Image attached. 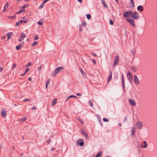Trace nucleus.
<instances>
[{"label":"nucleus","mask_w":157,"mask_h":157,"mask_svg":"<svg viewBox=\"0 0 157 157\" xmlns=\"http://www.w3.org/2000/svg\"><path fill=\"white\" fill-rule=\"evenodd\" d=\"M131 14L132 17L135 19L138 20L140 18L139 14L136 11H134L133 12L132 11Z\"/></svg>","instance_id":"nucleus-1"},{"label":"nucleus","mask_w":157,"mask_h":157,"mask_svg":"<svg viewBox=\"0 0 157 157\" xmlns=\"http://www.w3.org/2000/svg\"><path fill=\"white\" fill-rule=\"evenodd\" d=\"M63 69V67H59L56 69L52 73L53 76H54L55 75L57 74L60 71Z\"/></svg>","instance_id":"nucleus-2"},{"label":"nucleus","mask_w":157,"mask_h":157,"mask_svg":"<svg viewBox=\"0 0 157 157\" xmlns=\"http://www.w3.org/2000/svg\"><path fill=\"white\" fill-rule=\"evenodd\" d=\"M127 76L130 82L132 83V81L133 76L132 74L130 71H129L128 72Z\"/></svg>","instance_id":"nucleus-3"},{"label":"nucleus","mask_w":157,"mask_h":157,"mask_svg":"<svg viewBox=\"0 0 157 157\" xmlns=\"http://www.w3.org/2000/svg\"><path fill=\"white\" fill-rule=\"evenodd\" d=\"M132 13V10H131L125 11L124 13L123 17H129L130 16H131Z\"/></svg>","instance_id":"nucleus-4"},{"label":"nucleus","mask_w":157,"mask_h":157,"mask_svg":"<svg viewBox=\"0 0 157 157\" xmlns=\"http://www.w3.org/2000/svg\"><path fill=\"white\" fill-rule=\"evenodd\" d=\"M136 125L137 128L141 129L143 126V123L141 121H138L136 123Z\"/></svg>","instance_id":"nucleus-5"},{"label":"nucleus","mask_w":157,"mask_h":157,"mask_svg":"<svg viewBox=\"0 0 157 157\" xmlns=\"http://www.w3.org/2000/svg\"><path fill=\"white\" fill-rule=\"evenodd\" d=\"M134 82L136 84L139 85L140 84L139 79L136 75H134Z\"/></svg>","instance_id":"nucleus-6"},{"label":"nucleus","mask_w":157,"mask_h":157,"mask_svg":"<svg viewBox=\"0 0 157 157\" xmlns=\"http://www.w3.org/2000/svg\"><path fill=\"white\" fill-rule=\"evenodd\" d=\"M119 56H117L115 57V59L114 60L113 66H115L118 63L119 61Z\"/></svg>","instance_id":"nucleus-7"},{"label":"nucleus","mask_w":157,"mask_h":157,"mask_svg":"<svg viewBox=\"0 0 157 157\" xmlns=\"http://www.w3.org/2000/svg\"><path fill=\"white\" fill-rule=\"evenodd\" d=\"M1 115L2 117L5 118L7 115L6 111L3 109L1 110Z\"/></svg>","instance_id":"nucleus-8"},{"label":"nucleus","mask_w":157,"mask_h":157,"mask_svg":"<svg viewBox=\"0 0 157 157\" xmlns=\"http://www.w3.org/2000/svg\"><path fill=\"white\" fill-rule=\"evenodd\" d=\"M126 21L129 23H130L133 27L135 26V24L134 23V20H133L127 19Z\"/></svg>","instance_id":"nucleus-9"},{"label":"nucleus","mask_w":157,"mask_h":157,"mask_svg":"<svg viewBox=\"0 0 157 157\" xmlns=\"http://www.w3.org/2000/svg\"><path fill=\"white\" fill-rule=\"evenodd\" d=\"M25 34L23 33H21V36L19 38V41H21L24 39L25 37Z\"/></svg>","instance_id":"nucleus-10"},{"label":"nucleus","mask_w":157,"mask_h":157,"mask_svg":"<svg viewBox=\"0 0 157 157\" xmlns=\"http://www.w3.org/2000/svg\"><path fill=\"white\" fill-rule=\"evenodd\" d=\"M24 44V42H22L21 44H19L18 46H17L16 47V49L17 50H18L21 48L22 47Z\"/></svg>","instance_id":"nucleus-11"},{"label":"nucleus","mask_w":157,"mask_h":157,"mask_svg":"<svg viewBox=\"0 0 157 157\" xmlns=\"http://www.w3.org/2000/svg\"><path fill=\"white\" fill-rule=\"evenodd\" d=\"M129 101L130 103V104L132 105V106H136V103L135 101L132 99H129Z\"/></svg>","instance_id":"nucleus-12"},{"label":"nucleus","mask_w":157,"mask_h":157,"mask_svg":"<svg viewBox=\"0 0 157 157\" xmlns=\"http://www.w3.org/2000/svg\"><path fill=\"white\" fill-rule=\"evenodd\" d=\"M121 81H122V86H123V89L124 90V89H125L124 81V75H123V74H122V75Z\"/></svg>","instance_id":"nucleus-13"},{"label":"nucleus","mask_w":157,"mask_h":157,"mask_svg":"<svg viewBox=\"0 0 157 157\" xmlns=\"http://www.w3.org/2000/svg\"><path fill=\"white\" fill-rule=\"evenodd\" d=\"M13 34L12 32H9L6 34V36L7 37V40H9L11 37V36Z\"/></svg>","instance_id":"nucleus-14"},{"label":"nucleus","mask_w":157,"mask_h":157,"mask_svg":"<svg viewBox=\"0 0 157 157\" xmlns=\"http://www.w3.org/2000/svg\"><path fill=\"white\" fill-rule=\"evenodd\" d=\"M81 133L86 138L88 137V135L87 133L84 130H82L81 131Z\"/></svg>","instance_id":"nucleus-15"},{"label":"nucleus","mask_w":157,"mask_h":157,"mask_svg":"<svg viewBox=\"0 0 157 157\" xmlns=\"http://www.w3.org/2000/svg\"><path fill=\"white\" fill-rule=\"evenodd\" d=\"M137 9L138 10H140L142 12L144 11V7L142 6H138Z\"/></svg>","instance_id":"nucleus-16"},{"label":"nucleus","mask_w":157,"mask_h":157,"mask_svg":"<svg viewBox=\"0 0 157 157\" xmlns=\"http://www.w3.org/2000/svg\"><path fill=\"white\" fill-rule=\"evenodd\" d=\"M131 136L133 137L134 135V133L136 132V130L135 129V128L134 127H133L131 130Z\"/></svg>","instance_id":"nucleus-17"},{"label":"nucleus","mask_w":157,"mask_h":157,"mask_svg":"<svg viewBox=\"0 0 157 157\" xmlns=\"http://www.w3.org/2000/svg\"><path fill=\"white\" fill-rule=\"evenodd\" d=\"M80 71L83 76L86 77V74L83 71V70L81 68H80Z\"/></svg>","instance_id":"nucleus-18"},{"label":"nucleus","mask_w":157,"mask_h":157,"mask_svg":"<svg viewBox=\"0 0 157 157\" xmlns=\"http://www.w3.org/2000/svg\"><path fill=\"white\" fill-rule=\"evenodd\" d=\"M9 4L8 3V2H7L6 3L5 5L4 6V8L3 10V11H5L8 8L9 6Z\"/></svg>","instance_id":"nucleus-19"},{"label":"nucleus","mask_w":157,"mask_h":157,"mask_svg":"<svg viewBox=\"0 0 157 157\" xmlns=\"http://www.w3.org/2000/svg\"><path fill=\"white\" fill-rule=\"evenodd\" d=\"M143 143L144 144V145H141V146L142 148H146L147 147V144L146 141H143Z\"/></svg>","instance_id":"nucleus-20"},{"label":"nucleus","mask_w":157,"mask_h":157,"mask_svg":"<svg viewBox=\"0 0 157 157\" xmlns=\"http://www.w3.org/2000/svg\"><path fill=\"white\" fill-rule=\"evenodd\" d=\"M57 102V99L56 98H54L52 103V105H54Z\"/></svg>","instance_id":"nucleus-21"},{"label":"nucleus","mask_w":157,"mask_h":157,"mask_svg":"<svg viewBox=\"0 0 157 157\" xmlns=\"http://www.w3.org/2000/svg\"><path fill=\"white\" fill-rule=\"evenodd\" d=\"M112 78V72L111 71L110 72V74L109 75V78L107 80V82H109L110 80H111Z\"/></svg>","instance_id":"nucleus-22"},{"label":"nucleus","mask_w":157,"mask_h":157,"mask_svg":"<svg viewBox=\"0 0 157 157\" xmlns=\"http://www.w3.org/2000/svg\"><path fill=\"white\" fill-rule=\"evenodd\" d=\"M77 144L81 146H83L84 144V143L83 141L79 142L78 141L77 142Z\"/></svg>","instance_id":"nucleus-23"},{"label":"nucleus","mask_w":157,"mask_h":157,"mask_svg":"<svg viewBox=\"0 0 157 157\" xmlns=\"http://www.w3.org/2000/svg\"><path fill=\"white\" fill-rule=\"evenodd\" d=\"M25 10L24 9H20L19 10V11L17 12L16 14H18L19 13H21L24 12Z\"/></svg>","instance_id":"nucleus-24"},{"label":"nucleus","mask_w":157,"mask_h":157,"mask_svg":"<svg viewBox=\"0 0 157 157\" xmlns=\"http://www.w3.org/2000/svg\"><path fill=\"white\" fill-rule=\"evenodd\" d=\"M101 0V2H102V3L103 5V6L105 7H106V8H108V6L106 4V3L104 1V0Z\"/></svg>","instance_id":"nucleus-25"},{"label":"nucleus","mask_w":157,"mask_h":157,"mask_svg":"<svg viewBox=\"0 0 157 157\" xmlns=\"http://www.w3.org/2000/svg\"><path fill=\"white\" fill-rule=\"evenodd\" d=\"M44 4L45 3L42 2L41 4L38 7V9H40L44 7Z\"/></svg>","instance_id":"nucleus-26"},{"label":"nucleus","mask_w":157,"mask_h":157,"mask_svg":"<svg viewBox=\"0 0 157 157\" xmlns=\"http://www.w3.org/2000/svg\"><path fill=\"white\" fill-rule=\"evenodd\" d=\"M102 152L100 151L98 154L95 156V157H101V156Z\"/></svg>","instance_id":"nucleus-27"},{"label":"nucleus","mask_w":157,"mask_h":157,"mask_svg":"<svg viewBox=\"0 0 157 157\" xmlns=\"http://www.w3.org/2000/svg\"><path fill=\"white\" fill-rule=\"evenodd\" d=\"M131 68L134 72H135L137 70V68L134 66L131 67Z\"/></svg>","instance_id":"nucleus-28"},{"label":"nucleus","mask_w":157,"mask_h":157,"mask_svg":"<svg viewBox=\"0 0 157 157\" xmlns=\"http://www.w3.org/2000/svg\"><path fill=\"white\" fill-rule=\"evenodd\" d=\"M37 43H38L36 41H35L32 44L31 46L32 47L34 46L35 45H36L37 44Z\"/></svg>","instance_id":"nucleus-29"},{"label":"nucleus","mask_w":157,"mask_h":157,"mask_svg":"<svg viewBox=\"0 0 157 157\" xmlns=\"http://www.w3.org/2000/svg\"><path fill=\"white\" fill-rule=\"evenodd\" d=\"M86 16L88 20H89L90 19L91 16L90 14H87Z\"/></svg>","instance_id":"nucleus-30"},{"label":"nucleus","mask_w":157,"mask_h":157,"mask_svg":"<svg viewBox=\"0 0 157 157\" xmlns=\"http://www.w3.org/2000/svg\"><path fill=\"white\" fill-rule=\"evenodd\" d=\"M89 103L90 105L92 107H93V105L92 101L90 100H89Z\"/></svg>","instance_id":"nucleus-31"},{"label":"nucleus","mask_w":157,"mask_h":157,"mask_svg":"<svg viewBox=\"0 0 157 157\" xmlns=\"http://www.w3.org/2000/svg\"><path fill=\"white\" fill-rule=\"evenodd\" d=\"M31 99H25L23 100V101L24 102H27V101H31Z\"/></svg>","instance_id":"nucleus-32"},{"label":"nucleus","mask_w":157,"mask_h":157,"mask_svg":"<svg viewBox=\"0 0 157 157\" xmlns=\"http://www.w3.org/2000/svg\"><path fill=\"white\" fill-rule=\"evenodd\" d=\"M86 25V23L85 21H83L82 23V25L83 26H85Z\"/></svg>","instance_id":"nucleus-33"},{"label":"nucleus","mask_w":157,"mask_h":157,"mask_svg":"<svg viewBox=\"0 0 157 157\" xmlns=\"http://www.w3.org/2000/svg\"><path fill=\"white\" fill-rule=\"evenodd\" d=\"M26 120V118L25 117L24 118H22L20 119V121H25Z\"/></svg>","instance_id":"nucleus-34"},{"label":"nucleus","mask_w":157,"mask_h":157,"mask_svg":"<svg viewBox=\"0 0 157 157\" xmlns=\"http://www.w3.org/2000/svg\"><path fill=\"white\" fill-rule=\"evenodd\" d=\"M16 63L13 64V66L12 67L11 70L14 69V68L16 67Z\"/></svg>","instance_id":"nucleus-35"},{"label":"nucleus","mask_w":157,"mask_h":157,"mask_svg":"<svg viewBox=\"0 0 157 157\" xmlns=\"http://www.w3.org/2000/svg\"><path fill=\"white\" fill-rule=\"evenodd\" d=\"M32 65V63L31 62H29L28 63V65H26L25 66V67H28L31 66V65Z\"/></svg>","instance_id":"nucleus-36"},{"label":"nucleus","mask_w":157,"mask_h":157,"mask_svg":"<svg viewBox=\"0 0 157 157\" xmlns=\"http://www.w3.org/2000/svg\"><path fill=\"white\" fill-rule=\"evenodd\" d=\"M103 121L105 122H108L109 120L107 118H104L103 119Z\"/></svg>","instance_id":"nucleus-37"},{"label":"nucleus","mask_w":157,"mask_h":157,"mask_svg":"<svg viewBox=\"0 0 157 157\" xmlns=\"http://www.w3.org/2000/svg\"><path fill=\"white\" fill-rule=\"evenodd\" d=\"M109 23L111 25H113L114 24V22L112 20H110L109 21Z\"/></svg>","instance_id":"nucleus-38"},{"label":"nucleus","mask_w":157,"mask_h":157,"mask_svg":"<svg viewBox=\"0 0 157 157\" xmlns=\"http://www.w3.org/2000/svg\"><path fill=\"white\" fill-rule=\"evenodd\" d=\"M27 6H28V4H25L21 8L22 9H25V8Z\"/></svg>","instance_id":"nucleus-39"},{"label":"nucleus","mask_w":157,"mask_h":157,"mask_svg":"<svg viewBox=\"0 0 157 157\" xmlns=\"http://www.w3.org/2000/svg\"><path fill=\"white\" fill-rule=\"evenodd\" d=\"M50 82V79H48L46 82V84L48 85Z\"/></svg>","instance_id":"nucleus-40"},{"label":"nucleus","mask_w":157,"mask_h":157,"mask_svg":"<svg viewBox=\"0 0 157 157\" xmlns=\"http://www.w3.org/2000/svg\"><path fill=\"white\" fill-rule=\"evenodd\" d=\"M78 120L81 123H82V124H84L83 122V121L81 119L78 118Z\"/></svg>","instance_id":"nucleus-41"},{"label":"nucleus","mask_w":157,"mask_h":157,"mask_svg":"<svg viewBox=\"0 0 157 157\" xmlns=\"http://www.w3.org/2000/svg\"><path fill=\"white\" fill-rule=\"evenodd\" d=\"M72 97H74V98H77V96H75V95H70L69 96V98H72Z\"/></svg>","instance_id":"nucleus-42"},{"label":"nucleus","mask_w":157,"mask_h":157,"mask_svg":"<svg viewBox=\"0 0 157 157\" xmlns=\"http://www.w3.org/2000/svg\"><path fill=\"white\" fill-rule=\"evenodd\" d=\"M92 62L94 63V64H96V61L95 59H92Z\"/></svg>","instance_id":"nucleus-43"},{"label":"nucleus","mask_w":157,"mask_h":157,"mask_svg":"<svg viewBox=\"0 0 157 157\" xmlns=\"http://www.w3.org/2000/svg\"><path fill=\"white\" fill-rule=\"evenodd\" d=\"M42 67V66H39L38 68V70L39 71H40Z\"/></svg>","instance_id":"nucleus-44"},{"label":"nucleus","mask_w":157,"mask_h":157,"mask_svg":"<svg viewBox=\"0 0 157 157\" xmlns=\"http://www.w3.org/2000/svg\"><path fill=\"white\" fill-rule=\"evenodd\" d=\"M39 38L38 36L37 35H36L35 37V40H36L38 39Z\"/></svg>","instance_id":"nucleus-45"},{"label":"nucleus","mask_w":157,"mask_h":157,"mask_svg":"<svg viewBox=\"0 0 157 157\" xmlns=\"http://www.w3.org/2000/svg\"><path fill=\"white\" fill-rule=\"evenodd\" d=\"M76 95L79 96H81L82 95V94L81 93H77Z\"/></svg>","instance_id":"nucleus-46"},{"label":"nucleus","mask_w":157,"mask_h":157,"mask_svg":"<svg viewBox=\"0 0 157 157\" xmlns=\"http://www.w3.org/2000/svg\"><path fill=\"white\" fill-rule=\"evenodd\" d=\"M127 120V117L126 116H125L124 118V122L126 121Z\"/></svg>","instance_id":"nucleus-47"},{"label":"nucleus","mask_w":157,"mask_h":157,"mask_svg":"<svg viewBox=\"0 0 157 157\" xmlns=\"http://www.w3.org/2000/svg\"><path fill=\"white\" fill-rule=\"evenodd\" d=\"M79 31H81L82 30V28L81 27V25H79Z\"/></svg>","instance_id":"nucleus-48"},{"label":"nucleus","mask_w":157,"mask_h":157,"mask_svg":"<svg viewBox=\"0 0 157 157\" xmlns=\"http://www.w3.org/2000/svg\"><path fill=\"white\" fill-rule=\"evenodd\" d=\"M130 2L132 3V5L134 6V2L133 1V0H130Z\"/></svg>","instance_id":"nucleus-49"},{"label":"nucleus","mask_w":157,"mask_h":157,"mask_svg":"<svg viewBox=\"0 0 157 157\" xmlns=\"http://www.w3.org/2000/svg\"><path fill=\"white\" fill-rule=\"evenodd\" d=\"M51 142V140L50 139H49L48 140L47 142L48 144L50 143Z\"/></svg>","instance_id":"nucleus-50"},{"label":"nucleus","mask_w":157,"mask_h":157,"mask_svg":"<svg viewBox=\"0 0 157 157\" xmlns=\"http://www.w3.org/2000/svg\"><path fill=\"white\" fill-rule=\"evenodd\" d=\"M20 24L19 23V22H17L16 23V26H18Z\"/></svg>","instance_id":"nucleus-51"},{"label":"nucleus","mask_w":157,"mask_h":157,"mask_svg":"<svg viewBox=\"0 0 157 157\" xmlns=\"http://www.w3.org/2000/svg\"><path fill=\"white\" fill-rule=\"evenodd\" d=\"M28 21V19H26L25 21H23V23H26Z\"/></svg>","instance_id":"nucleus-52"},{"label":"nucleus","mask_w":157,"mask_h":157,"mask_svg":"<svg viewBox=\"0 0 157 157\" xmlns=\"http://www.w3.org/2000/svg\"><path fill=\"white\" fill-rule=\"evenodd\" d=\"M37 24L39 25H42V22H37Z\"/></svg>","instance_id":"nucleus-53"},{"label":"nucleus","mask_w":157,"mask_h":157,"mask_svg":"<svg viewBox=\"0 0 157 157\" xmlns=\"http://www.w3.org/2000/svg\"><path fill=\"white\" fill-rule=\"evenodd\" d=\"M29 68H27L26 69V70H25V72L26 73L27 72H28L29 71Z\"/></svg>","instance_id":"nucleus-54"},{"label":"nucleus","mask_w":157,"mask_h":157,"mask_svg":"<svg viewBox=\"0 0 157 157\" xmlns=\"http://www.w3.org/2000/svg\"><path fill=\"white\" fill-rule=\"evenodd\" d=\"M19 22L20 24H21L23 22V21L22 20H20V21H19Z\"/></svg>","instance_id":"nucleus-55"},{"label":"nucleus","mask_w":157,"mask_h":157,"mask_svg":"<svg viewBox=\"0 0 157 157\" xmlns=\"http://www.w3.org/2000/svg\"><path fill=\"white\" fill-rule=\"evenodd\" d=\"M49 0H44L43 2H44V3H45Z\"/></svg>","instance_id":"nucleus-56"},{"label":"nucleus","mask_w":157,"mask_h":157,"mask_svg":"<svg viewBox=\"0 0 157 157\" xmlns=\"http://www.w3.org/2000/svg\"><path fill=\"white\" fill-rule=\"evenodd\" d=\"M91 54H92V55L93 56H97L96 54L92 52L91 53Z\"/></svg>","instance_id":"nucleus-57"},{"label":"nucleus","mask_w":157,"mask_h":157,"mask_svg":"<svg viewBox=\"0 0 157 157\" xmlns=\"http://www.w3.org/2000/svg\"><path fill=\"white\" fill-rule=\"evenodd\" d=\"M3 70V68H0V73L1 72H2Z\"/></svg>","instance_id":"nucleus-58"},{"label":"nucleus","mask_w":157,"mask_h":157,"mask_svg":"<svg viewBox=\"0 0 157 157\" xmlns=\"http://www.w3.org/2000/svg\"><path fill=\"white\" fill-rule=\"evenodd\" d=\"M26 73L25 72L23 74H21L20 75L21 76H24L26 74Z\"/></svg>","instance_id":"nucleus-59"},{"label":"nucleus","mask_w":157,"mask_h":157,"mask_svg":"<svg viewBox=\"0 0 157 157\" xmlns=\"http://www.w3.org/2000/svg\"><path fill=\"white\" fill-rule=\"evenodd\" d=\"M28 80L30 81H31V80H32L31 78L30 77H29L28 78Z\"/></svg>","instance_id":"nucleus-60"},{"label":"nucleus","mask_w":157,"mask_h":157,"mask_svg":"<svg viewBox=\"0 0 157 157\" xmlns=\"http://www.w3.org/2000/svg\"><path fill=\"white\" fill-rule=\"evenodd\" d=\"M16 17V16L15 15L14 16H12L10 17V18H13V17Z\"/></svg>","instance_id":"nucleus-61"},{"label":"nucleus","mask_w":157,"mask_h":157,"mask_svg":"<svg viewBox=\"0 0 157 157\" xmlns=\"http://www.w3.org/2000/svg\"><path fill=\"white\" fill-rule=\"evenodd\" d=\"M5 38H6L5 36H3L2 37V39H4Z\"/></svg>","instance_id":"nucleus-62"},{"label":"nucleus","mask_w":157,"mask_h":157,"mask_svg":"<svg viewBox=\"0 0 157 157\" xmlns=\"http://www.w3.org/2000/svg\"><path fill=\"white\" fill-rule=\"evenodd\" d=\"M36 109L35 106H33L32 109V110H33Z\"/></svg>","instance_id":"nucleus-63"},{"label":"nucleus","mask_w":157,"mask_h":157,"mask_svg":"<svg viewBox=\"0 0 157 157\" xmlns=\"http://www.w3.org/2000/svg\"><path fill=\"white\" fill-rule=\"evenodd\" d=\"M78 1L82 3V0H78Z\"/></svg>","instance_id":"nucleus-64"}]
</instances>
